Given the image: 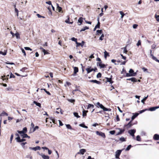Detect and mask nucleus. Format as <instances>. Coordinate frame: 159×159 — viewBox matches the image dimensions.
<instances>
[{
    "mask_svg": "<svg viewBox=\"0 0 159 159\" xmlns=\"http://www.w3.org/2000/svg\"><path fill=\"white\" fill-rule=\"evenodd\" d=\"M69 18H68V19L66 20H65V22L67 23H68V24H71L73 22H70L69 21Z\"/></svg>",
    "mask_w": 159,
    "mask_h": 159,
    "instance_id": "obj_49",
    "label": "nucleus"
},
{
    "mask_svg": "<svg viewBox=\"0 0 159 159\" xmlns=\"http://www.w3.org/2000/svg\"><path fill=\"white\" fill-rule=\"evenodd\" d=\"M152 50H150L151 56L152 57V59L153 60L156 61L158 63H159V60L157 59L156 57H154L152 54Z\"/></svg>",
    "mask_w": 159,
    "mask_h": 159,
    "instance_id": "obj_9",
    "label": "nucleus"
},
{
    "mask_svg": "<svg viewBox=\"0 0 159 159\" xmlns=\"http://www.w3.org/2000/svg\"><path fill=\"white\" fill-rule=\"evenodd\" d=\"M41 156L43 159H48L49 158V157L48 155H46L44 154H42Z\"/></svg>",
    "mask_w": 159,
    "mask_h": 159,
    "instance_id": "obj_23",
    "label": "nucleus"
},
{
    "mask_svg": "<svg viewBox=\"0 0 159 159\" xmlns=\"http://www.w3.org/2000/svg\"><path fill=\"white\" fill-rule=\"evenodd\" d=\"M1 114H3V115H2V116H4L5 115L6 116H8V114L7 113L5 112L4 111L2 112Z\"/></svg>",
    "mask_w": 159,
    "mask_h": 159,
    "instance_id": "obj_63",
    "label": "nucleus"
},
{
    "mask_svg": "<svg viewBox=\"0 0 159 159\" xmlns=\"http://www.w3.org/2000/svg\"><path fill=\"white\" fill-rule=\"evenodd\" d=\"M83 18L82 17H80L79 18V19H78V22L80 23V24H79V25H80L82 23V22H83Z\"/></svg>",
    "mask_w": 159,
    "mask_h": 159,
    "instance_id": "obj_28",
    "label": "nucleus"
},
{
    "mask_svg": "<svg viewBox=\"0 0 159 159\" xmlns=\"http://www.w3.org/2000/svg\"><path fill=\"white\" fill-rule=\"evenodd\" d=\"M29 148L31 150H34L35 151H36L38 150H40L41 149L40 147L39 146H36V147H34V148L30 147Z\"/></svg>",
    "mask_w": 159,
    "mask_h": 159,
    "instance_id": "obj_7",
    "label": "nucleus"
},
{
    "mask_svg": "<svg viewBox=\"0 0 159 159\" xmlns=\"http://www.w3.org/2000/svg\"><path fill=\"white\" fill-rule=\"evenodd\" d=\"M96 133L97 135L101 136L103 138H105L106 137L105 134L104 133L101 131L99 132L98 131H96Z\"/></svg>",
    "mask_w": 159,
    "mask_h": 159,
    "instance_id": "obj_1",
    "label": "nucleus"
},
{
    "mask_svg": "<svg viewBox=\"0 0 159 159\" xmlns=\"http://www.w3.org/2000/svg\"><path fill=\"white\" fill-rule=\"evenodd\" d=\"M137 73L130 74V73H126V77L133 76L136 75Z\"/></svg>",
    "mask_w": 159,
    "mask_h": 159,
    "instance_id": "obj_20",
    "label": "nucleus"
},
{
    "mask_svg": "<svg viewBox=\"0 0 159 159\" xmlns=\"http://www.w3.org/2000/svg\"><path fill=\"white\" fill-rule=\"evenodd\" d=\"M84 43V41H82L81 43H78V42H76V46L79 47L80 46H81L82 47H83Z\"/></svg>",
    "mask_w": 159,
    "mask_h": 159,
    "instance_id": "obj_16",
    "label": "nucleus"
},
{
    "mask_svg": "<svg viewBox=\"0 0 159 159\" xmlns=\"http://www.w3.org/2000/svg\"><path fill=\"white\" fill-rule=\"evenodd\" d=\"M89 81L90 82L95 83L98 84H101V82L98 81L96 80H90Z\"/></svg>",
    "mask_w": 159,
    "mask_h": 159,
    "instance_id": "obj_11",
    "label": "nucleus"
},
{
    "mask_svg": "<svg viewBox=\"0 0 159 159\" xmlns=\"http://www.w3.org/2000/svg\"><path fill=\"white\" fill-rule=\"evenodd\" d=\"M120 13L121 15V18L122 19L125 14L122 11H120Z\"/></svg>",
    "mask_w": 159,
    "mask_h": 159,
    "instance_id": "obj_45",
    "label": "nucleus"
},
{
    "mask_svg": "<svg viewBox=\"0 0 159 159\" xmlns=\"http://www.w3.org/2000/svg\"><path fill=\"white\" fill-rule=\"evenodd\" d=\"M148 97V95H147L146 97H145L144 98L141 100V102L144 104V101L146 100Z\"/></svg>",
    "mask_w": 159,
    "mask_h": 159,
    "instance_id": "obj_31",
    "label": "nucleus"
},
{
    "mask_svg": "<svg viewBox=\"0 0 159 159\" xmlns=\"http://www.w3.org/2000/svg\"><path fill=\"white\" fill-rule=\"evenodd\" d=\"M139 115V114L138 113H135L132 117V120H134Z\"/></svg>",
    "mask_w": 159,
    "mask_h": 159,
    "instance_id": "obj_22",
    "label": "nucleus"
},
{
    "mask_svg": "<svg viewBox=\"0 0 159 159\" xmlns=\"http://www.w3.org/2000/svg\"><path fill=\"white\" fill-rule=\"evenodd\" d=\"M129 73L130 74H133L134 73H136V72H134L133 70L132 69H130L129 71Z\"/></svg>",
    "mask_w": 159,
    "mask_h": 159,
    "instance_id": "obj_44",
    "label": "nucleus"
},
{
    "mask_svg": "<svg viewBox=\"0 0 159 159\" xmlns=\"http://www.w3.org/2000/svg\"><path fill=\"white\" fill-rule=\"evenodd\" d=\"M15 35L17 39H20V34L18 33H16Z\"/></svg>",
    "mask_w": 159,
    "mask_h": 159,
    "instance_id": "obj_38",
    "label": "nucleus"
},
{
    "mask_svg": "<svg viewBox=\"0 0 159 159\" xmlns=\"http://www.w3.org/2000/svg\"><path fill=\"white\" fill-rule=\"evenodd\" d=\"M67 100L69 102L73 103V104H74V102H75V100L74 99H70L68 98L67 99Z\"/></svg>",
    "mask_w": 159,
    "mask_h": 159,
    "instance_id": "obj_24",
    "label": "nucleus"
},
{
    "mask_svg": "<svg viewBox=\"0 0 159 159\" xmlns=\"http://www.w3.org/2000/svg\"><path fill=\"white\" fill-rule=\"evenodd\" d=\"M97 65L100 67V68H104L106 67V65L104 64H102L101 62H97Z\"/></svg>",
    "mask_w": 159,
    "mask_h": 159,
    "instance_id": "obj_6",
    "label": "nucleus"
},
{
    "mask_svg": "<svg viewBox=\"0 0 159 159\" xmlns=\"http://www.w3.org/2000/svg\"><path fill=\"white\" fill-rule=\"evenodd\" d=\"M21 136L23 138H26L27 136V134L25 133H24L23 134H20Z\"/></svg>",
    "mask_w": 159,
    "mask_h": 159,
    "instance_id": "obj_26",
    "label": "nucleus"
},
{
    "mask_svg": "<svg viewBox=\"0 0 159 159\" xmlns=\"http://www.w3.org/2000/svg\"><path fill=\"white\" fill-rule=\"evenodd\" d=\"M147 110H148V109H144V110H142L140 111H139V113L140 114H141V113H143V112H144L145 111H147Z\"/></svg>",
    "mask_w": 159,
    "mask_h": 159,
    "instance_id": "obj_57",
    "label": "nucleus"
},
{
    "mask_svg": "<svg viewBox=\"0 0 159 159\" xmlns=\"http://www.w3.org/2000/svg\"><path fill=\"white\" fill-rule=\"evenodd\" d=\"M141 45V41L140 40H139L138 43H137L136 45L137 46H139Z\"/></svg>",
    "mask_w": 159,
    "mask_h": 159,
    "instance_id": "obj_54",
    "label": "nucleus"
},
{
    "mask_svg": "<svg viewBox=\"0 0 159 159\" xmlns=\"http://www.w3.org/2000/svg\"><path fill=\"white\" fill-rule=\"evenodd\" d=\"M126 47H127V46H126L125 47L121 48L122 49H124L123 52L124 53H125L126 54L128 52V51L127 50V49H126Z\"/></svg>",
    "mask_w": 159,
    "mask_h": 159,
    "instance_id": "obj_34",
    "label": "nucleus"
},
{
    "mask_svg": "<svg viewBox=\"0 0 159 159\" xmlns=\"http://www.w3.org/2000/svg\"><path fill=\"white\" fill-rule=\"evenodd\" d=\"M33 103L37 106H38L39 107H41V104L40 103L38 102L35 101H34Z\"/></svg>",
    "mask_w": 159,
    "mask_h": 159,
    "instance_id": "obj_25",
    "label": "nucleus"
},
{
    "mask_svg": "<svg viewBox=\"0 0 159 159\" xmlns=\"http://www.w3.org/2000/svg\"><path fill=\"white\" fill-rule=\"evenodd\" d=\"M86 152V150L85 149H82L80 150V151L78 152V154L83 155Z\"/></svg>",
    "mask_w": 159,
    "mask_h": 159,
    "instance_id": "obj_8",
    "label": "nucleus"
},
{
    "mask_svg": "<svg viewBox=\"0 0 159 159\" xmlns=\"http://www.w3.org/2000/svg\"><path fill=\"white\" fill-rule=\"evenodd\" d=\"M142 69L144 72H146L147 73H148V70L147 69L144 67H143L142 68Z\"/></svg>",
    "mask_w": 159,
    "mask_h": 159,
    "instance_id": "obj_43",
    "label": "nucleus"
},
{
    "mask_svg": "<svg viewBox=\"0 0 159 159\" xmlns=\"http://www.w3.org/2000/svg\"><path fill=\"white\" fill-rule=\"evenodd\" d=\"M25 140H26V139H25L23 138V139H21L20 138V139H19V140H18L17 142H18V143H21V142H23L25 141Z\"/></svg>",
    "mask_w": 159,
    "mask_h": 159,
    "instance_id": "obj_35",
    "label": "nucleus"
},
{
    "mask_svg": "<svg viewBox=\"0 0 159 159\" xmlns=\"http://www.w3.org/2000/svg\"><path fill=\"white\" fill-rule=\"evenodd\" d=\"M118 129L120 130V131L118 133L116 134V135H119L122 134L125 131V129H121L120 128H119Z\"/></svg>",
    "mask_w": 159,
    "mask_h": 159,
    "instance_id": "obj_15",
    "label": "nucleus"
},
{
    "mask_svg": "<svg viewBox=\"0 0 159 159\" xmlns=\"http://www.w3.org/2000/svg\"><path fill=\"white\" fill-rule=\"evenodd\" d=\"M9 76V75H4L3 76H2L1 78L3 80H5L7 81L8 79V77Z\"/></svg>",
    "mask_w": 159,
    "mask_h": 159,
    "instance_id": "obj_10",
    "label": "nucleus"
},
{
    "mask_svg": "<svg viewBox=\"0 0 159 159\" xmlns=\"http://www.w3.org/2000/svg\"><path fill=\"white\" fill-rule=\"evenodd\" d=\"M66 128L69 129H72V128L70 125L69 124H66Z\"/></svg>",
    "mask_w": 159,
    "mask_h": 159,
    "instance_id": "obj_37",
    "label": "nucleus"
},
{
    "mask_svg": "<svg viewBox=\"0 0 159 159\" xmlns=\"http://www.w3.org/2000/svg\"><path fill=\"white\" fill-rule=\"evenodd\" d=\"M116 120L117 121H120V118L118 115H117L116 116Z\"/></svg>",
    "mask_w": 159,
    "mask_h": 159,
    "instance_id": "obj_64",
    "label": "nucleus"
},
{
    "mask_svg": "<svg viewBox=\"0 0 159 159\" xmlns=\"http://www.w3.org/2000/svg\"><path fill=\"white\" fill-rule=\"evenodd\" d=\"M133 125V124H132L131 123V122H129L127 124L124 125V127H127V128H129Z\"/></svg>",
    "mask_w": 159,
    "mask_h": 159,
    "instance_id": "obj_12",
    "label": "nucleus"
},
{
    "mask_svg": "<svg viewBox=\"0 0 159 159\" xmlns=\"http://www.w3.org/2000/svg\"><path fill=\"white\" fill-rule=\"evenodd\" d=\"M131 147H132V146L131 145H128L127 146V148L125 149V150L126 151H129V150H130V149L131 148Z\"/></svg>",
    "mask_w": 159,
    "mask_h": 159,
    "instance_id": "obj_41",
    "label": "nucleus"
},
{
    "mask_svg": "<svg viewBox=\"0 0 159 159\" xmlns=\"http://www.w3.org/2000/svg\"><path fill=\"white\" fill-rule=\"evenodd\" d=\"M17 132L20 134H23L24 133H26L27 132V129L26 127H24L23 128L22 130H17Z\"/></svg>",
    "mask_w": 159,
    "mask_h": 159,
    "instance_id": "obj_4",
    "label": "nucleus"
},
{
    "mask_svg": "<svg viewBox=\"0 0 159 159\" xmlns=\"http://www.w3.org/2000/svg\"><path fill=\"white\" fill-rule=\"evenodd\" d=\"M109 56V54L106 51L104 52V57L105 58H107V56Z\"/></svg>",
    "mask_w": 159,
    "mask_h": 159,
    "instance_id": "obj_50",
    "label": "nucleus"
},
{
    "mask_svg": "<svg viewBox=\"0 0 159 159\" xmlns=\"http://www.w3.org/2000/svg\"><path fill=\"white\" fill-rule=\"evenodd\" d=\"M122 152V150H117L116 152V159H119V157L120 155L121 152Z\"/></svg>",
    "mask_w": 159,
    "mask_h": 159,
    "instance_id": "obj_2",
    "label": "nucleus"
},
{
    "mask_svg": "<svg viewBox=\"0 0 159 159\" xmlns=\"http://www.w3.org/2000/svg\"><path fill=\"white\" fill-rule=\"evenodd\" d=\"M96 106L98 107H100L101 109H102L104 106L102 104L100 103L99 102H98L96 103Z\"/></svg>",
    "mask_w": 159,
    "mask_h": 159,
    "instance_id": "obj_19",
    "label": "nucleus"
},
{
    "mask_svg": "<svg viewBox=\"0 0 159 159\" xmlns=\"http://www.w3.org/2000/svg\"><path fill=\"white\" fill-rule=\"evenodd\" d=\"M73 114L74 116L77 118H79L80 117V116H79L78 113L75 112H74Z\"/></svg>",
    "mask_w": 159,
    "mask_h": 159,
    "instance_id": "obj_40",
    "label": "nucleus"
},
{
    "mask_svg": "<svg viewBox=\"0 0 159 159\" xmlns=\"http://www.w3.org/2000/svg\"><path fill=\"white\" fill-rule=\"evenodd\" d=\"M94 106L93 105L89 104L88 105L87 109H88L91 107H92V108H94Z\"/></svg>",
    "mask_w": 159,
    "mask_h": 159,
    "instance_id": "obj_36",
    "label": "nucleus"
},
{
    "mask_svg": "<svg viewBox=\"0 0 159 159\" xmlns=\"http://www.w3.org/2000/svg\"><path fill=\"white\" fill-rule=\"evenodd\" d=\"M86 70L87 71L88 74L93 71V68H91V67L86 68Z\"/></svg>",
    "mask_w": 159,
    "mask_h": 159,
    "instance_id": "obj_18",
    "label": "nucleus"
},
{
    "mask_svg": "<svg viewBox=\"0 0 159 159\" xmlns=\"http://www.w3.org/2000/svg\"><path fill=\"white\" fill-rule=\"evenodd\" d=\"M14 136V135L13 134H12L11 135V137H10V143H11L12 142V140Z\"/></svg>",
    "mask_w": 159,
    "mask_h": 159,
    "instance_id": "obj_56",
    "label": "nucleus"
},
{
    "mask_svg": "<svg viewBox=\"0 0 159 159\" xmlns=\"http://www.w3.org/2000/svg\"><path fill=\"white\" fill-rule=\"evenodd\" d=\"M104 37V35L103 34H102L101 36L99 38V40H102L103 39V38Z\"/></svg>",
    "mask_w": 159,
    "mask_h": 159,
    "instance_id": "obj_58",
    "label": "nucleus"
},
{
    "mask_svg": "<svg viewBox=\"0 0 159 159\" xmlns=\"http://www.w3.org/2000/svg\"><path fill=\"white\" fill-rule=\"evenodd\" d=\"M155 17L156 19L159 22V15L157 16L156 14L155 15Z\"/></svg>",
    "mask_w": 159,
    "mask_h": 159,
    "instance_id": "obj_48",
    "label": "nucleus"
},
{
    "mask_svg": "<svg viewBox=\"0 0 159 159\" xmlns=\"http://www.w3.org/2000/svg\"><path fill=\"white\" fill-rule=\"evenodd\" d=\"M88 112V111H85L84 110H84L83 111V114H82V116L83 117H84L86 116V113Z\"/></svg>",
    "mask_w": 159,
    "mask_h": 159,
    "instance_id": "obj_27",
    "label": "nucleus"
},
{
    "mask_svg": "<svg viewBox=\"0 0 159 159\" xmlns=\"http://www.w3.org/2000/svg\"><path fill=\"white\" fill-rule=\"evenodd\" d=\"M115 133V130H111L110 131V133L112 135L114 134Z\"/></svg>",
    "mask_w": 159,
    "mask_h": 159,
    "instance_id": "obj_62",
    "label": "nucleus"
},
{
    "mask_svg": "<svg viewBox=\"0 0 159 159\" xmlns=\"http://www.w3.org/2000/svg\"><path fill=\"white\" fill-rule=\"evenodd\" d=\"M21 49L22 51V53L24 54V55L25 56L26 54L25 52V50L22 48H21Z\"/></svg>",
    "mask_w": 159,
    "mask_h": 159,
    "instance_id": "obj_61",
    "label": "nucleus"
},
{
    "mask_svg": "<svg viewBox=\"0 0 159 159\" xmlns=\"http://www.w3.org/2000/svg\"><path fill=\"white\" fill-rule=\"evenodd\" d=\"M135 129H131L128 131V133L133 137L134 136V134L136 132Z\"/></svg>",
    "mask_w": 159,
    "mask_h": 159,
    "instance_id": "obj_3",
    "label": "nucleus"
},
{
    "mask_svg": "<svg viewBox=\"0 0 159 159\" xmlns=\"http://www.w3.org/2000/svg\"><path fill=\"white\" fill-rule=\"evenodd\" d=\"M126 80H131L132 82H136L137 81V80L134 77L127 79Z\"/></svg>",
    "mask_w": 159,
    "mask_h": 159,
    "instance_id": "obj_13",
    "label": "nucleus"
},
{
    "mask_svg": "<svg viewBox=\"0 0 159 159\" xmlns=\"http://www.w3.org/2000/svg\"><path fill=\"white\" fill-rule=\"evenodd\" d=\"M57 10L59 12H61L62 10V8L60 7H58L57 8Z\"/></svg>",
    "mask_w": 159,
    "mask_h": 159,
    "instance_id": "obj_53",
    "label": "nucleus"
},
{
    "mask_svg": "<svg viewBox=\"0 0 159 159\" xmlns=\"http://www.w3.org/2000/svg\"><path fill=\"white\" fill-rule=\"evenodd\" d=\"M79 126L81 127H82L83 128H88V127L87 126H86L85 125L84 123L80 124L79 125Z\"/></svg>",
    "mask_w": 159,
    "mask_h": 159,
    "instance_id": "obj_33",
    "label": "nucleus"
},
{
    "mask_svg": "<svg viewBox=\"0 0 159 159\" xmlns=\"http://www.w3.org/2000/svg\"><path fill=\"white\" fill-rule=\"evenodd\" d=\"M71 39L72 41H75V42L76 43V42H77V39L74 37H73Z\"/></svg>",
    "mask_w": 159,
    "mask_h": 159,
    "instance_id": "obj_55",
    "label": "nucleus"
},
{
    "mask_svg": "<svg viewBox=\"0 0 159 159\" xmlns=\"http://www.w3.org/2000/svg\"><path fill=\"white\" fill-rule=\"evenodd\" d=\"M101 74L99 72L97 75V78H100L101 77Z\"/></svg>",
    "mask_w": 159,
    "mask_h": 159,
    "instance_id": "obj_51",
    "label": "nucleus"
},
{
    "mask_svg": "<svg viewBox=\"0 0 159 159\" xmlns=\"http://www.w3.org/2000/svg\"><path fill=\"white\" fill-rule=\"evenodd\" d=\"M10 78H15V76L14 75H13L11 72H10Z\"/></svg>",
    "mask_w": 159,
    "mask_h": 159,
    "instance_id": "obj_46",
    "label": "nucleus"
},
{
    "mask_svg": "<svg viewBox=\"0 0 159 159\" xmlns=\"http://www.w3.org/2000/svg\"><path fill=\"white\" fill-rule=\"evenodd\" d=\"M103 111H110L111 109H108L106 107H105L104 106L103 107V108L102 109Z\"/></svg>",
    "mask_w": 159,
    "mask_h": 159,
    "instance_id": "obj_42",
    "label": "nucleus"
},
{
    "mask_svg": "<svg viewBox=\"0 0 159 159\" xmlns=\"http://www.w3.org/2000/svg\"><path fill=\"white\" fill-rule=\"evenodd\" d=\"M89 29V27L87 26H85L82 29L80 30V32H81L83 31H84L86 30H88Z\"/></svg>",
    "mask_w": 159,
    "mask_h": 159,
    "instance_id": "obj_29",
    "label": "nucleus"
},
{
    "mask_svg": "<svg viewBox=\"0 0 159 159\" xmlns=\"http://www.w3.org/2000/svg\"><path fill=\"white\" fill-rule=\"evenodd\" d=\"M27 143L26 142H23V143H20V145H21L23 147V148H24V146Z\"/></svg>",
    "mask_w": 159,
    "mask_h": 159,
    "instance_id": "obj_59",
    "label": "nucleus"
},
{
    "mask_svg": "<svg viewBox=\"0 0 159 159\" xmlns=\"http://www.w3.org/2000/svg\"><path fill=\"white\" fill-rule=\"evenodd\" d=\"M106 79H107V82H109L110 84H112L113 83V81L112 80L111 78H108L107 77H106Z\"/></svg>",
    "mask_w": 159,
    "mask_h": 159,
    "instance_id": "obj_21",
    "label": "nucleus"
},
{
    "mask_svg": "<svg viewBox=\"0 0 159 159\" xmlns=\"http://www.w3.org/2000/svg\"><path fill=\"white\" fill-rule=\"evenodd\" d=\"M97 34L98 35L99 34H101L102 33V30H97Z\"/></svg>",
    "mask_w": 159,
    "mask_h": 159,
    "instance_id": "obj_47",
    "label": "nucleus"
},
{
    "mask_svg": "<svg viewBox=\"0 0 159 159\" xmlns=\"http://www.w3.org/2000/svg\"><path fill=\"white\" fill-rule=\"evenodd\" d=\"M24 48L25 49V50H30V51H32V49L30 48L29 47H25Z\"/></svg>",
    "mask_w": 159,
    "mask_h": 159,
    "instance_id": "obj_60",
    "label": "nucleus"
},
{
    "mask_svg": "<svg viewBox=\"0 0 159 159\" xmlns=\"http://www.w3.org/2000/svg\"><path fill=\"white\" fill-rule=\"evenodd\" d=\"M153 138L155 140H159V135L157 134H155L153 136Z\"/></svg>",
    "mask_w": 159,
    "mask_h": 159,
    "instance_id": "obj_14",
    "label": "nucleus"
},
{
    "mask_svg": "<svg viewBox=\"0 0 159 159\" xmlns=\"http://www.w3.org/2000/svg\"><path fill=\"white\" fill-rule=\"evenodd\" d=\"M159 108V106H156L153 107H151L149 108V109H148L147 110L149 111H155L156 109Z\"/></svg>",
    "mask_w": 159,
    "mask_h": 159,
    "instance_id": "obj_5",
    "label": "nucleus"
},
{
    "mask_svg": "<svg viewBox=\"0 0 159 159\" xmlns=\"http://www.w3.org/2000/svg\"><path fill=\"white\" fill-rule=\"evenodd\" d=\"M136 140L137 141H141V139L140 137V136L139 135H137L136 136Z\"/></svg>",
    "mask_w": 159,
    "mask_h": 159,
    "instance_id": "obj_39",
    "label": "nucleus"
},
{
    "mask_svg": "<svg viewBox=\"0 0 159 159\" xmlns=\"http://www.w3.org/2000/svg\"><path fill=\"white\" fill-rule=\"evenodd\" d=\"M15 135L17 137L15 139L17 142L19 139H20V137L19 136V134H18L16 133L15 134Z\"/></svg>",
    "mask_w": 159,
    "mask_h": 159,
    "instance_id": "obj_30",
    "label": "nucleus"
},
{
    "mask_svg": "<svg viewBox=\"0 0 159 159\" xmlns=\"http://www.w3.org/2000/svg\"><path fill=\"white\" fill-rule=\"evenodd\" d=\"M78 68L76 67H74V75L78 72Z\"/></svg>",
    "mask_w": 159,
    "mask_h": 159,
    "instance_id": "obj_17",
    "label": "nucleus"
},
{
    "mask_svg": "<svg viewBox=\"0 0 159 159\" xmlns=\"http://www.w3.org/2000/svg\"><path fill=\"white\" fill-rule=\"evenodd\" d=\"M56 109L58 110L57 111H56V112L57 114H59V111H60V112H61V114H63L62 112L61 111V109L59 108H57Z\"/></svg>",
    "mask_w": 159,
    "mask_h": 159,
    "instance_id": "obj_32",
    "label": "nucleus"
},
{
    "mask_svg": "<svg viewBox=\"0 0 159 159\" xmlns=\"http://www.w3.org/2000/svg\"><path fill=\"white\" fill-rule=\"evenodd\" d=\"M120 140L121 142H124L125 141V138L124 137H122L120 139Z\"/></svg>",
    "mask_w": 159,
    "mask_h": 159,
    "instance_id": "obj_52",
    "label": "nucleus"
}]
</instances>
